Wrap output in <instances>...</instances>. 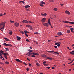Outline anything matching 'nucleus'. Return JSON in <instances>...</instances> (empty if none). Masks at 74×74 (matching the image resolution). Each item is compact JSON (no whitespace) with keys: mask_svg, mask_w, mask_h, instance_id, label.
I'll return each mask as SVG.
<instances>
[{"mask_svg":"<svg viewBox=\"0 0 74 74\" xmlns=\"http://www.w3.org/2000/svg\"><path fill=\"white\" fill-rule=\"evenodd\" d=\"M5 23L4 22L1 23L0 24V27L1 28H0V29L1 30V31H3V29H4V27H5Z\"/></svg>","mask_w":74,"mask_h":74,"instance_id":"nucleus-1","label":"nucleus"},{"mask_svg":"<svg viewBox=\"0 0 74 74\" xmlns=\"http://www.w3.org/2000/svg\"><path fill=\"white\" fill-rule=\"evenodd\" d=\"M3 45H5V46H8L9 47H12V46L10 44H7L6 43H5L3 44Z\"/></svg>","mask_w":74,"mask_h":74,"instance_id":"nucleus-2","label":"nucleus"},{"mask_svg":"<svg viewBox=\"0 0 74 74\" xmlns=\"http://www.w3.org/2000/svg\"><path fill=\"white\" fill-rule=\"evenodd\" d=\"M42 24L44 26H46V27H48V26H49V24H48V23H43Z\"/></svg>","mask_w":74,"mask_h":74,"instance_id":"nucleus-3","label":"nucleus"},{"mask_svg":"<svg viewBox=\"0 0 74 74\" xmlns=\"http://www.w3.org/2000/svg\"><path fill=\"white\" fill-rule=\"evenodd\" d=\"M47 52H49V53H53L54 52V53H58L57 52H54L53 51H48Z\"/></svg>","mask_w":74,"mask_h":74,"instance_id":"nucleus-4","label":"nucleus"},{"mask_svg":"<svg viewBox=\"0 0 74 74\" xmlns=\"http://www.w3.org/2000/svg\"><path fill=\"white\" fill-rule=\"evenodd\" d=\"M47 52H49V53H53L54 52V53H58L57 52H54L53 51H48Z\"/></svg>","mask_w":74,"mask_h":74,"instance_id":"nucleus-5","label":"nucleus"},{"mask_svg":"<svg viewBox=\"0 0 74 74\" xmlns=\"http://www.w3.org/2000/svg\"><path fill=\"white\" fill-rule=\"evenodd\" d=\"M19 25V23H16L15 24V25L16 27H18Z\"/></svg>","mask_w":74,"mask_h":74,"instance_id":"nucleus-6","label":"nucleus"},{"mask_svg":"<svg viewBox=\"0 0 74 74\" xmlns=\"http://www.w3.org/2000/svg\"><path fill=\"white\" fill-rule=\"evenodd\" d=\"M23 23H29V22L26 20H23L22 21Z\"/></svg>","mask_w":74,"mask_h":74,"instance_id":"nucleus-7","label":"nucleus"},{"mask_svg":"<svg viewBox=\"0 0 74 74\" xmlns=\"http://www.w3.org/2000/svg\"><path fill=\"white\" fill-rule=\"evenodd\" d=\"M15 60L17 62H20V63H22V61L19 60V59H16Z\"/></svg>","mask_w":74,"mask_h":74,"instance_id":"nucleus-8","label":"nucleus"},{"mask_svg":"<svg viewBox=\"0 0 74 74\" xmlns=\"http://www.w3.org/2000/svg\"><path fill=\"white\" fill-rule=\"evenodd\" d=\"M45 20H46V18H44L42 20V22H44L45 21Z\"/></svg>","mask_w":74,"mask_h":74,"instance_id":"nucleus-9","label":"nucleus"},{"mask_svg":"<svg viewBox=\"0 0 74 74\" xmlns=\"http://www.w3.org/2000/svg\"><path fill=\"white\" fill-rule=\"evenodd\" d=\"M27 54H28V56H30L31 55H32V53L31 52H28L27 53Z\"/></svg>","mask_w":74,"mask_h":74,"instance_id":"nucleus-10","label":"nucleus"},{"mask_svg":"<svg viewBox=\"0 0 74 74\" xmlns=\"http://www.w3.org/2000/svg\"><path fill=\"white\" fill-rule=\"evenodd\" d=\"M58 36H61V35H62L63 34L62 32H59L58 33Z\"/></svg>","mask_w":74,"mask_h":74,"instance_id":"nucleus-11","label":"nucleus"},{"mask_svg":"<svg viewBox=\"0 0 74 74\" xmlns=\"http://www.w3.org/2000/svg\"><path fill=\"white\" fill-rule=\"evenodd\" d=\"M65 12V13H66V14H67L68 15H70V12H69V11H68L66 10Z\"/></svg>","mask_w":74,"mask_h":74,"instance_id":"nucleus-12","label":"nucleus"},{"mask_svg":"<svg viewBox=\"0 0 74 74\" xmlns=\"http://www.w3.org/2000/svg\"><path fill=\"white\" fill-rule=\"evenodd\" d=\"M60 44V42H58L55 44V45H58V44Z\"/></svg>","mask_w":74,"mask_h":74,"instance_id":"nucleus-13","label":"nucleus"},{"mask_svg":"<svg viewBox=\"0 0 74 74\" xmlns=\"http://www.w3.org/2000/svg\"><path fill=\"white\" fill-rule=\"evenodd\" d=\"M4 39L5 41H10V40L7 38H5Z\"/></svg>","mask_w":74,"mask_h":74,"instance_id":"nucleus-14","label":"nucleus"},{"mask_svg":"<svg viewBox=\"0 0 74 74\" xmlns=\"http://www.w3.org/2000/svg\"><path fill=\"white\" fill-rule=\"evenodd\" d=\"M72 52H70V53L71 54V55H74V50L72 51Z\"/></svg>","mask_w":74,"mask_h":74,"instance_id":"nucleus-15","label":"nucleus"},{"mask_svg":"<svg viewBox=\"0 0 74 74\" xmlns=\"http://www.w3.org/2000/svg\"><path fill=\"white\" fill-rule=\"evenodd\" d=\"M32 55H38L39 54L37 53H32Z\"/></svg>","mask_w":74,"mask_h":74,"instance_id":"nucleus-16","label":"nucleus"},{"mask_svg":"<svg viewBox=\"0 0 74 74\" xmlns=\"http://www.w3.org/2000/svg\"><path fill=\"white\" fill-rule=\"evenodd\" d=\"M47 59H49V60H52V59H53V58H49V57H47Z\"/></svg>","mask_w":74,"mask_h":74,"instance_id":"nucleus-17","label":"nucleus"},{"mask_svg":"<svg viewBox=\"0 0 74 74\" xmlns=\"http://www.w3.org/2000/svg\"><path fill=\"white\" fill-rule=\"evenodd\" d=\"M26 27H30V28H32V27L31 26L29 25H26Z\"/></svg>","mask_w":74,"mask_h":74,"instance_id":"nucleus-18","label":"nucleus"},{"mask_svg":"<svg viewBox=\"0 0 74 74\" xmlns=\"http://www.w3.org/2000/svg\"><path fill=\"white\" fill-rule=\"evenodd\" d=\"M41 56L42 57H43L44 58H45V57H47V56L45 55V54L42 55H41Z\"/></svg>","mask_w":74,"mask_h":74,"instance_id":"nucleus-19","label":"nucleus"},{"mask_svg":"<svg viewBox=\"0 0 74 74\" xmlns=\"http://www.w3.org/2000/svg\"><path fill=\"white\" fill-rule=\"evenodd\" d=\"M48 23H51V19L50 18H49L48 21Z\"/></svg>","mask_w":74,"mask_h":74,"instance_id":"nucleus-20","label":"nucleus"},{"mask_svg":"<svg viewBox=\"0 0 74 74\" xmlns=\"http://www.w3.org/2000/svg\"><path fill=\"white\" fill-rule=\"evenodd\" d=\"M25 8H29L30 6L29 5H26L25 6Z\"/></svg>","mask_w":74,"mask_h":74,"instance_id":"nucleus-21","label":"nucleus"},{"mask_svg":"<svg viewBox=\"0 0 74 74\" xmlns=\"http://www.w3.org/2000/svg\"><path fill=\"white\" fill-rule=\"evenodd\" d=\"M17 40H20L21 39V38L19 36H17Z\"/></svg>","mask_w":74,"mask_h":74,"instance_id":"nucleus-22","label":"nucleus"},{"mask_svg":"<svg viewBox=\"0 0 74 74\" xmlns=\"http://www.w3.org/2000/svg\"><path fill=\"white\" fill-rule=\"evenodd\" d=\"M19 3H23V4H25V2L23 1H20L19 2Z\"/></svg>","mask_w":74,"mask_h":74,"instance_id":"nucleus-23","label":"nucleus"},{"mask_svg":"<svg viewBox=\"0 0 74 74\" xmlns=\"http://www.w3.org/2000/svg\"><path fill=\"white\" fill-rule=\"evenodd\" d=\"M70 29L71 30V32H72V33H74V31H73V28H71Z\"/></svg>","mask_w":74,"mask_h":74,"instance_id":"nucleus-24","label":"nucleus"},{"mask_svg":"<svg viewBox=\"0 0 74 74\" xmlns=\"http://www.w3.org/2000/svg\"><path fill=\"white\" fill-rule=\"evenodd\" d=\"M0 58L1 59H2V60H4L5 59L4 58H3V56H1L0 57Z\"/></svg>","mask_w":74,"mask_h":74,"instance_id":"nucleus-25","label":"nucleus"},{"mask_svg":"<svg viewBox=\"0 0 74 74\" xmlns=\"http://www.w3.org/2000/svg\"><path fill=\"white\" fill-rule=\"evenodd\" d=\"M24 33H29V32L27 31L26 30H25L24 31Z\"/></svg>","mask_w":74,"mask_h":74,"instance_id":"nucleus-26","label":"nucleus"},{"mask_svg":"<svg viewBox=\"0 0 74 74\" xmlns=\"http://www.w3.org/2000/svg\"><path fill=\"white\" fill-rule=\"evenodd\" d=\"M28 51H29V52H33V50H31V49H29Z\"/></svg>","mask_w":74,"mask_h":74,"instance_id":"nucleus-27","label":"nucleus"},{"mask_svg":"<svg viewBox=\"0 0 74 74\" xmlns=\"http://www.w3.org/2000/svg\"><path fill=\"white\" fill-rule=\"evenodd\" d=\"M19 32H21V33L22 34H24V32L22 31L19 30Z\"/></svg>","mask_w":74,"mask_h":74,"instance_id":"nucleus-28","label":"nucleus"},{"mask_svg":"<svg viewBox=\"0 0 74 74\" xmlns=\"http://www.w3.org/2000/svg\"><path fill=\"white\" fill-rule=\"evenodd\" d=\"M67 32L68 33H69V34L70 33V30H67Z\"/></svg>","mask_w":74,"mask_h":74,"instance_id":"nucleus-29","label":"nucleus"},{"mask_svg":"<svg viewBox=\"0 0 74 74\" xmlns=\"http://www.w3.org/2000/svg\"><path fill=\"white\" fill-rule=\"evenodd\" d=\"M64 22H65L66 23H69V22L67 21H64Z\"/></svg>","mask_w":74,"mask_h":74,"instance_id":"nucleus-30","label":"nucleus"},{"mask_svg":"<svg viewBox=\"0 0 74 74\" xmlns=\"http://www.w3.org/2000/svg\"><path fill=\"white\" fill-rule=\"evenodd\" d=\"M5 63L8 64H9V62L7 61H6L5 62Z\"/></svg>","mask_w":74,"mask_h":74,"instance_id":"nucleus-31","label":"nucleus"},{"mask_svg":"<svg viewBox=\"0 0 74 74\" xmlns=\"http://www.w3.org/2000/svg\"><path fill=\"white\" fill-rule=\"evenodd\" d=\"M12 32L11 31L9 32V34H10V35H12Z\"/></svg>","mask_w":74,"mask_h":74,"instance_id":"nucleus-32","label":"nucleus"},{"mask_svg":"<svg viewBox=\"0 0 74 74\" xmlns=\"http://www.w3.org/2000/svg\"><path fill=\"white\" fill-rule=\"evenodd\" d=\"M69 23H70L71 24H73V25H74V23L73 22H69Z\"/></svg>","mask_w":74,"mask_h":74,"instance_id":"nucleus-33","label":"nucleus"},{"mask_svg":"<svg viewBox=\"0 0 74 74\" xmlns=\"http://www.w3.org/2000/svg\"><path fill=\"white\" fill-rule=\"evenodd\" d=\"M74 59H73V60L71 62L69 63H68V64H71V63H72V62H73L74 61Z\"/></svg>","mask_w":74,"mask_h":74,"instance_id":"nucleus-34","label":"nucleus"},{"mask_svg":"<svg viewBox=\"0 0 74 74\" xmlns=\"http://www.w3.org/2000/svg\"><path fill=\"white\" fill-rule=\"evenodd\" d=\"M36 64L37 66H40V64L38 63H36Z\"/></svg>","mask_w":74,"mask_h":74,"instance_id":"nucleus-35","label":"nucleus"},{"mask_svg":"<svg viewBox=\"0 0 74 74\" xmlns=\"http://www.w3.org/2000/svg\"><path fill=\"white\" fill-rule=\"evenodd\" d=\"M41 4H45V2H44L42 1L41 2Z\"/></svg>","mask_w":74,"mask_h":74,"instance_id":"nucleus-36","label":"nucleus"},{"mask_svg":"<svg viewBox=\"0 0 74 74\" xmlns=\"http://www.w3.org/2000/svg\"><path fill=\"white\" fill-rule=\"evenodd\" d=\"M4 56L6 59H7V56L4 55Z\"/></svg>","mask_w":74,"mask_h":74,"instance_id":"nucleus-37","label":"nucleus"},{"mask_svg":"<svg viewBox=\"0 0 74 74\" xmlns=\"http://www.w3.org/2000/svg\"><path fill=\"white\" fill-rule=\"evenodd\" d=\"M0 53H4V51H3L2 50H1L0 51Z\"/></svg>","mask_w":74,"mask_h":74,"instance_id":"nucleus-38","label":"nucleus"},{"mask_svg":"<svg viewBox=\"0 0 74 74\" xmlns=\"http://www.w3.org/2000/svg\"><path fill=\"white\" fill-rule=\"evenodd\" d=\"M34 34H38V33L36 32H34Z\"/></svg>","mask_w":74,"mask_h":74,"instance_id":"nucleus-39","label":"nucleus"},{"mask_svg":"<svg viewBox=\"0 0 74 74\" xmlns=\"http://www.w3.org/2000/svg\"><path fill=\"white\" fill-rule=\"evenodd\" d=\"M24 34L26 36V37H28V35L26 33H25Z\"/></svg>","mask_w":74,"mask_h":74,"instance_id":"nucleus-40","label":"nucleus"},{"mask_svg":"<svg viewBox=\"0 0 74 74\" xmlns=\"http://www.w3.org/2000/svg\"><path fill=\"white\" fill-rule=\"evenodd\" d=\"M47 16V13H45V14H43V16Z\"/></svg>","mask_w":74,"mask_h":74,"instance_id":"nucleus-41","label":"nucleus"},{"mask_svg":"<svg viewBox=\"0 0 74 74\" xmlns=\"http://www.w3.org/2000/svg\"><path fill=\"white\" fill-rule=\"evenodd\" d=\"M33 58H36V56H35L32 55L31 56Z\"/></svg>","mask_w":74,"mask_h":74,"instance_id":"nucleus-42","label":"nucleus"},{"mask_svg":"<svg viewBox=\"0 0 74 74\" xmlns=\"http://www.w3.org/2000/svg\"><path fill=\"white\" fill-rule=\"evenodd\" d=\"M10 22L11 23H14V21H12L11 20H10Z\"/></svg>","mask_w":74,"mask_h":74,"instance_id":"nucleus-43","label":"nucleus"},{"mask_svg":"<svg viewBox=\"0 0 74 74\" xmlns=\"http://www.w3.org/2000/svg\"><path fill=\"white\" fill-rule=\"evenodd\" d=\"M54 11H57L58 10V9L57 8H55L54 9Z\"/></svg>","mask_w":74,"mask_h":74,"instance_id":"nucleus-44","label":"nucleus"},{"mask_svg":"<svg viewBox=\"0 0 74 74\" xmlns=\"http://www.w3.org/2000/svg\"><path fill=\"white\" fill-rule=\"evenodd\" d=\"M40 5L41 6V7H43V5L41 3L40 4Z\"/></svg>","mask_w":74,"mask_h":74,"instance_id":"nucleus-45","label":"nucleus"},{"mask_svg":"<svg viewBox=\"0 0 74 74\" xmlns=\"http://www.w3.org/2000/svg\"><path fill=\"white\" fill-rule=\"evenodd\" d=\"M8 53H5V55H8Z\"/></svg>","mask_w":74,"mask_h":74,"instance_id":"nucleus-46","label":"nucleus"},{"mask_svg":"<svg viewBox=\"0 0 74 74\" xmlns=\"http://www.w3.org/2000/svg\"><path fill=\"white\" fill-rule=\"evenodd\" d=\"M29 65L30 67H32V65L31 64L29 63Z\"/></svg>","mask_w":74,"mask_h":74,"instance_id":"nucleus-47","label":"nucleus"},{"mask_svg":"<svg viewBox=\"0 0 74 74\" xmlns=\"http://www.w3.org/2000/svg\"><path fill=\"white\" fill-rule=\"evenodd\" d=\"M34 42H35L36 43V44H38V42H36V41L34 40Z\"/></svg>","mask_w":74,"mask_h":74,"instance_id":"nucleus-48","label":"nucleus"},{"mask_svg":"<svg viewBox=\"0 0 74 74\" xmlns=\"http://www.w3.org/2000/svg\"><path fill=\"white\" fill-rule=\"evenodd\" d=\"M0 64H3V65H4V63H3L2 62H0Z\"/></svg>","mask_w":74,"mask_h":74,"instance_id":"nucleus-49","label":"nucleus"},{"mask_svg":"<svg viewBox=\"0 0 74 74\" xmlns=\"http://www.w3.org/2000/svg\"><path fill=\"white\" fill-rule=\"evenodd\" d=\"M57 46L58 47H60V44H58V45Z\"/></svg>","mask_w":74,"mask_h":74,"instance_id":"nucleus-50","label":"nucleus"},{"mask_svg":"<svg viewBox=\"0 0 74 74\" xmlns=\"http://www.w3.org/2000/svg\"><path fill=\"white\" fill-rule=\"evenodd\" d=\"M23 64H25V65H27V64H26V63H25V62H23Z\"/></svg>","mask_w":74,"mask_h":74,"instance_id":"nucleus-51","label":"nucleus"},{"mask_svg":"<svg viewBox=\"0 0 74 74\" xmlns=\"http://www.w3.org/2000/svg\"><path fill=\"white\" fill-rule=\"evenodd\" d=\"M46 68H47V69H50V67H49V66L47 67Z\"/></svg>","mask_w":74,"mask_h":74,"instance_id":"nucleus-52","label":"nucleus"},{"mask_svg":"<svg viewBox=\"0 0 74 74\" xmlns=\"http://www.w3.org/2000/svg\"><path fill=\"white\" fill-rule=\"evenodd\" d=\"M5 49H6V50H7V51H9V49H8L7 48H5Z\"/></svg>","mask_w":74,"mask_h":74,"instance_id":"nucleus-53","label":"nucleus"},{"mask_svg":"<svg viewBox=\"0 0 74 74\" xmlns=\"http://www.w3.org/2000/svg\"><path fill=\"white\" fill-rule=\"evenodd\" d=\"M68 60H70V61H71V58H69Z\"/></svg>","mask_w":74,"mask_h":74,"instance_id":"nucleus-54","label":"nucleus"},{"mask_svg":"<svg viewBox=\"0 0 74 74\" xmlns=\"http://www.w3.org/2000/svg\"><path fill=\"white\" fill-rule=\"evenodd\" d=\"M54 47L55 48H58V46H54Z\"/></svg>","mask_w":74,"mask_h":74,"instance_id":"nucleus-55","label":"nucleus"},{"mask_svg":"<svg viewBox=\"0 0 74 74\" xmlns=\"http://www.w3.org/2000/svg\"><path fill=\"white\" fill-rule=\"evenodd\" d=\"M64 5V4H61V7H63V5Z\"/></svg>","mask_w":74,"mask_h":74,"instance_id":"nucleus-56","label":"nucleus"},{"mask_svg":"<svg viewBox=\"0 0 74 74\" xmlns=\"http://www.w3.org/2000/svg\"><path fill=\"white\" fill-rule=\"evenodd\" d=\"M46 63H47V62H45H45H44L43 63V64H45Z\"/></svg>","mask_w":74,"mask_h":74,"instance_id":"nucleus-57","label":"nucleus"},{"mask_svg":"<svg viewBox=\"0 0 74 74\" xmlns=\"http://www.w3.org/2000/svg\"><path fill=\"white\" fill-rule=\"evenodd\" d=\"M26 41H27V42H29V40L28 39L26 40Z\"/></svg>","mask_w":74,"mask_h":74,"instance_id":"nucleus-58","label":"nucleus"},{"mask_svg":"<svg viewBox=\"0 0 74 74\" xmlns=\"http://www.w3.org/2000/svg\"><path fill=\"white\" fill-rule=\"evenodd\" d=\"M2 55H5V53H2Z\"/></svg>","mask_w":74,"mask_h":74,"instance_id":"nucleus-59","label":"nucleus"},{"mask_svg":"<svg viewBox=\"0 0 74 74\" xmlns=\"http://www.w3.org/2000/svg\"><path fill=\"white\" fill-rule=\"evenodd\" d=\"M29 22L30 23H33V22L31 21H29Z\"/></svg>","mask_w":74,"mask_h":74,"instance_id":"nucleus-60","label":"nucleus"},{"mask_svg":"<svg viewBox=\"0 0 74 74\" xmlns=\"http://www.w3.org/2000/svg\"><path fill=\"white\" fill-rule=\"evenodd\" d=\"M50 1L51 2H53V0H50Z\"/></svg>","mask_w":74,"mask_h":74,"instance_id":"nucleus-61","label":"nucleus"},{"mask_svg":"<svg viewBox=\"0 0 74 74\" xmlns=\"http://www.w3.org/2000/svg\"><path fill=\"white\" fill-rule=\"evenodd\" d=\"M27 59L29 61H30V59H29L28 58H27Z\"/></svg>","mask_w":74,"mask_h":74,"instance_id":"nucleus-62","label":"nucleus"},{"mask_svg":"<svg viewBox=\"0 0 74 74\" xmlns=\"http://www.w3.org/2000/svg\"><path fill=\"white\" fill-rule=\"evenodd\" d=\"M26 70L27 71H29V68H27Z\"/></svg>","mask_w":74,"mask_h":74,"instance_id":"nucleus-63","label":"nucleus"},{"mask_svg":"<svg viewBox=\"0 0 74 74\" xmlns=\"http://www.w3.org/2000/svg\"><path fill=\"white\" fill-rule=\"evenodd\" d=\"M3 15V14L0 13V16H1Z\"/></svg>","mask_w":74,"mask_h":74,"instance_id":"nucleus-64","label":"nucleus"}]
</instances>
